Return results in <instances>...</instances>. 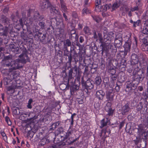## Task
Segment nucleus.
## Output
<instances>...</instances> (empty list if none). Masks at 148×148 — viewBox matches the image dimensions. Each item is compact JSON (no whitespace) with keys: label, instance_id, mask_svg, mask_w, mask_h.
Returning <instances> with one entry per match:
<instances>
[{"label":"nucleus","instance_id":"45","mask_svg":"<svg viewBox=\"0 0 148 148\" xmlns=\"http://www.w3.org/2000/svg\"><path fill=\"white\" fill-rule=\"evenodd\" d=\"M68 61L67 63H69V64L70 67L71 66V62L72 59V57L71 54H70L69 56H68Z\"/></svg>","mask_w":148,"mask_h":148},{"label":"nucleus","instance_id":"32","mask_svg":"<svg viewBox=\"0 0 148 148\" xmlns=\"http://www.w3.org/2000/svg\"><path fill=\"white\" fill-rule=\"evenodd\" d=\"M80 54V53H77L76 52L74 53L73 55V57L75 61H76V59L77 60V58H82V54L81 55Z\"/></svg>","mask_w":148,"mask_h":148},{"label":"nucleus","instance_id":"18","mask_svg":"<svg viewBox=\"0 0 148 148\" xmlns=\"http://www.w3.org/2000/svg\"><path fill=\"white\" fill-rule=\"evenodd\" d=\"M74 132H75L76 131L75 130V129H72L71 128V126H70L67 132L66 133V134L65 135L66 138H67L71 135H73Z\"/></svg>","mask_w":148,"mask_h":148},{"label":"nucleus","instance_id":"58","mask_svg":"<svg viewBox=\"0 0 148 148\" xmlns=\"http://www.w3.org/2000/svg\"><path fill=\"white\" fill-rule=\"evenodd\" d=\"M120 87L119 85H117V86L115 87V89L116 91L117 92H118L120 89Z\"/></svg>","mask_w":148,"mask_h":148},{"label":"nucleus","instance_id":"1","mask_svg":"<svg viewBox=\"0 0 148 148\" xmlns=\"http://www.w3.org/2000/svg\"><path fill=\"white\" fill-rule=\"evenodd\" d=\"M10 19L3 15L0 18V35L6 36L8 32L12 30V25Z\"/></svg>","mask_w":148,"mask_h":148},{"label":"nucleus","instance_id":"59","mask_svg":"<svg viewBox=\"0 0 148 148\" xmlns=\"http://www.w3.org/2000/svg\"><path fill=\"white\" fill-rule=\"evenodd\" d=\"M96 5H98L100 4L101 3V0H96Z\"/></svg>","mask_w":148,"mask_h":148},{"label":"nucleus","instance_id":"49","mask_svg":"<svg viewBox=\"0 0 148 148\" xmlns=\"http://www.w3.org/2000/svg\"><path fill=\"white\" fill-rule=\"evenodd\" d=\"M143 108V106L142 103L140 102V103L138 105L137 107V109L138 111H140L142 108Z\"/></svg>","mask_w":148,"mask_h":148},{"label":"nucleus","instance_id":"63","mask_svg":"<svg viewBox=\"0 0 148 148\" xmlns=\"http://www.w3.org/2000/svg\"><path fill=\"white\" fill-rule=\"evenodd\" d=\"M8 8L6 7L4 8L3 10V12L4 13H6L8 12Z\"/></svg>","mask_w":148,"mask_h":148},{"label":"nucleus","instance_id":"54","mask_svg":"<svg viewBox=\"0 0 148 148\" xmlns=\"http://www.w3.org/2000/svg\"><path fill=\"white\" fill-rule=\"evenodd\" d=\"M112 79L113 80H116V75L115 74L110 75Z\"/></svg>","mask_w":148,"mask_h":148},{"label":"nucleus","instance_id":"5","mask_svg":"<svg viewBox=\"0 0 148 148\" xmlns=\"http://www.w3.org/2000/svg\"><path fill=\"white\" fill-rule=\"evenodd\" d=\"M114 36V34L112 32H110L108 34L104 36V42H107L109 47L111 42V40H113Z\"/></svg>","mask_w":148,"mask_h":148},{"label":"nucleus","instance_id":"15","mask_svg":"<svg viewBox=\"0 0 148 148\" xmlns=\"http://www.w3.org/2000/svg\"><path fill=\"white\" fill-rule=\"evenodd\" d=\"M130 109L128 104H125L122 107L121 112L122 114L125 115L129 112Z\"/></svg>","mask_w":148,"mask_h":148},{"label":"nucleus","instance_id":"31","mask_svg":"<svg viewBox=\"0 0 148 148\" xmlns=\"http://www.w3.org/2000/svg\"><path fill=\"white\" fill-rule=\"evenodd\" d=\"M54 108L53 106H49L46 109V112H47V115H50L52 112V110Z\"/></svg>","mask_w":148,"mask_h":148},{"label":"nucleus","instance_id":"50","mask_svg":"<svg viewBox=\"0 0 148 148\" xmlns=\"http://www.w3.org/2000/svg\"><path fill=\"white\" fill-rule=\"evenodd\" d=\"M5 120L8 125H11V122L8 116H6L5 117Z\"/></svg>","mask_w":148,"mask_h":148},{"label":"nucleus","instance_id":"17","mask_svg":"<svg viewBox=\"0 0 148 148\" xmlns=\"http://www.w3.org/2000/svg\"><path fill=\"white\" fill-rule=\"evenodd\" d=\"M138 133L139 134L143 135L144 134H145V132L144 130V126L142 124H140L138 125Z\"/></svg>","mask_w":148,"mask_h":148},{"label":"nucleus","instance_id":"30","mask_svg":"<svg viewBox=\"0 0 148 148\" xmlns=\"http://www.w3.org/2000/svg\"><path fill=\"white\" fill-rule=\"evenodd\" d=\"M21 36L22 39L25 41H27L28 37V36L26 33H24L23 32H21Z\"/></svg>","mask_w":148,"mask_h":148},{"label":"nucleus","instance_id":"4","mask_svg":"<svg viewBox=\"0 0 148 148\" xmlns=\"http://www.w3.org/2000/svg\"><path fill=\"white\" fill-rule=\"evenodd\" d=\"M114 41L116 47H120L122 46L123 38L121 34L118 33L116 35Z\"/></svg>","mask_w":148,"mask_h":148},{"label":"nucleus","instance_id":"37","mask_svg":"<svg viewBox=\"0 0 148 148\" xmlns=\"http://www.w3.org/2000/svg\"><path fill=\"white\" fill-rule=\"evenodd\" d=\"M91 11L88 9L86 8H84L82 11V13L84 15L85 14H88L90 13Z\"/></svg>","mask_w":148,"mask_h":148},{"label":"nucleus","instance_id":"13","mask_svg":"<svg viewBox=\"0 0 148 148\" xmlns=\"http://www.w3.org/2000/svg\"><path fill=\"white\" fill-rule=\"evenodd\" d=\"M110 121L108 118H106V119H105L102 120L100 122L101 125L100 127L101 128H102L103 127L106 126L108 125H110Z\"/></svg>","mask_w":148,"mask_h":148},{"label":"nucleus","instance_id":"9","mask_svg":"<svg viewBox=\"0 0 148 148\" xmlns=\"http://www.w3.org/2000/svg\"><path fill=\"white\" fill-rule=\"evenodd\" d=\"M14 73L12 75H10V77L8 76V77H4L3 79V83L5 85H8L9 83L12 80L16 78V75H15V73Z\"/></svg>","mask_w":148,"mask_h":148},{"label":"nucleus","instance_id":"26","mask_svg":"<svg viewBox=\"0 0 148 148\" xmlns=\"http://www.w3.org/2000/svg\"><path fill=\"white\" fill-rule=\"evenodd\" d=\"M16 88V86L14 85H12L10 86H7L6 89L8 91H11L13 93L14 92V90Z\"/></svg>","mask_w":148,"mask_h":148},{"label":"nucleus","instance_id":"61","mask_svg":"<svg viewBox=\"0 0 148 148\" xmlns=\"http://www.w3.org/2000/svg\"><path fill=\"white\" fill-rule=\"evenodd\" d=\"M19 24L22 27H23V23L22 18H21L19 20Z\"/></svg>","mask_w":148,"mask_h":148},{"label":"nucleus","instance_id":"55","mask_svg":"<svg viewBox=\"0 0 148 148\" xmlns=\"http://www.w3.org/2000/svg\"><path fill=\"white\" fill-rule=\"evenodd\" d=\"M111 133V131L110 129H106L105 130L104 133L106 134L107 133L109 135Z\"/></svg>","mask_w":148,"mask_h":148},{"label":"nucleus","instance_id":"19","mask_svg":"<svg viewBox=\"0 0 148 148\" xmlns=\"http://www.w3.org/2000/svg\"><path fill=\"white\" fill-rule=\"evenodd\" d=\"M132 42L130 40H128L125 43L123 47L125 50H130Z\"/></svg>","mask_w":148,"mask_h":148},{"label":"nucleus","instance_id":"52","mask_svg":"<svg viewBox=\"0 0 148 148\" xmlns=\"http://www.w3.org/2000/svg\"><path fill=\"white\" fill-rule=\"evenodd\" d=\"M108 111H109L108 114V115L109 116H112L113 115V110H112L111 108H110L109 109Z\"/></svg>","mask_w":148,"mask_h":148},{"label":"nucleus","instance_id":"33","mask_svg":"<svg viewBox=\"0 0 148 148\" xmlns=\"http://www.w3.org/2000/svg\"><path fill=\"white\" fill-rule=\"evenodd\" d=\"M111 6V4H106V5H103L102 7L103 8V9L102 10V12H104L107 11V10L109 9Z\"/></svg>","mask_w":148,"mask_h":148},{"label":"nucleus","instance_id":"36","mask_svg":"<svg viewBox=\"0 0 148 148\" xmlns=\"http://www.w3.org/2000/svg\"><path fill=\"white\" fill-rule=\"evenodd\" d=\"M71 35L70 36V38L72 39V38L75 36L76 38L77 34H76V31L75 30L72 29L70 32Z\"/></svg>","mask_w":148,"mask_h":148},{"label":"nucleus","instance_id":"62","mask_svg":"<svg viewBox=\"0 0 148 148\" xmlns=\"http://www.w3.org/2000/svg\"><path fill=\"white\" fill-rule=\"evenodd\" d=\"M84 41V37L82 36H80L79 38V42L82 43Z\"/></svg>","mask_w":148,"mask_h":148},{"label":"nucleus","instance_id":"44","mask_svg":"<svg viewBox=\"0 0 148 148\" xmlns=\"http://www.w3.org/2000/svg\"><path fill=\"white\" fill-rule=\"evenodd\" d=\"M39 25L40 27V28L43 29L45 28V23L43 22H41L39 23Z\"/></svg>","mask_w":148,"mask_h":148},{"label":"nucleus","instance_id":"56","mask_svg":"<svg viewBox=\"0 0 148 148\" xmlns=\"http://www.w3.org/2000/svg\"><path fill=\"white\" fill-rule=\"evenodd\" d=\"M124 121H122L120 123L119 125V129L120 130L122 128L123 126L124 125Z\"/></svg>","mask_w":148,"mask_h":148},{"label":"nucleus","instance_id":"2","mask_svg":"<svg viewBox=\"0 0 148 148\" xmlns=\"http://www.w3.org/2000/svg\"><path fill=\"white\" fill-rule=\"evenodd\" d=\"M145 72L143 70H139L138 71L134 70L132 73V79L133 82L136 81V84L138 85L140 81L143 80L145 78Z\"/></svg>","mask_w":148,"mask_h":148},{"label":"nucleus","instance_id":"22","mask_svg":"<svg viewBox=\"0 0 148 148\" xmlns=\"http://www.w3.org/2000/svg\"><path fill=\"white\" fill-rule=\"evenodd\" d=\"M20 62H21V61H16V60L14 63L15 66L14 67H12V68H13V71L14 72H16V71H15V70L16 69L21 68L22 67V66L20 64Z\"/></svg>","mask_w":148,"mask_h":148},{"label":"nucleus","instance_id":"12","mask_svg":"<svg viewBox=\"0 0 148 148\" xmlns=\"http://www.w3.org/2000/svg\"><path fill=\"white\" fill-rule=\"evenodd\" d=\"M70 139L71 138H69L66 141L62 143L60 145L61 146H67L68 145H70L76 141L77 139H76L71 138V140H70Z\"/></svg>","mask_w":148,"mask_h":148},{"label":"nucleus","instance_id":"7","mask_svg":"<svg viewBox=\"0 0 148 148\" xmlns=\"http://www.w3.org/2000/svg\"><path fill=\"white\" fill-rule=\"evenodd\" d=\"M114 95H115L112 89H110L106 92V98L107 101L110 102L114 101Z\"/></svg>","mask_w":148,"mask_h":148},{"label":"nucleus","instance_id":"16","mask_svg":"<svg viewBox=\"0 0 148 148\" xmlns=\"http://www.w3.org/2000/svg\"><path fill=\"white\" fill-rule=\"evenodd\" d=\"M61 10L62 12H64L67 11V9L64 0H60Z\"/></svg>","mask_w":148,"mask_h":148},{"label":"nucleus","instance_id":"6","mask_svg":"<svg viewBox=\"0 0 148 148\" xmlns=\"http://www.w3.org/2000/svg\"><path fill=\"white\" fill-rule=\"evenodd\" d=\"M99 36V39L100 42L102 44L101 46L102 47V50L103 51H107L108 50L109 47L107 44V42H104V40L103 41V38L101 34L99 33L98 34Z\"/></svg>","mask_w":148,"mask_h":148},{"label":"nucleus","instance_id":"41","mask_svg":"<svg viewBox=\"0 0 148 148\" xmlns=\"http://www.w3.org/2000/svg\"><path fill=\"white\" fill-rule=\"evenodd\" d=\"M59 87L61 90H63L66 88L67 85L64 84H62L60 85Z\"/></svg>","mask_w":148,"mask_h":148},{"label":"nucleus","instance_id":"51","mask_svg":"<svg viewBox=\"0 0 148 148\" xmlns=\"http://www.w3.org/2000/svg\"><path fill=\"white\" fill-rule=\"evenodd\" d=\"M12 56L11 55H8V56H5L4 58V60H11L12 59Z\"/></svg>","mask_w":148,"mask_h":148},{"label":"nucleus","instance_id":"23","mask_svg":"<svg viewBox=\"0 0 148 148\" xmlns=\"http://www.w3.org/2000/svg\"><path fill=\"white\" fill-rule=\"evenodd\" d=\"M71 42L69 39H66L64 42V48L66 50L67 49L68 47L71 46Z\"/></svg>","mask_w":148,"mask_h":148},{"label":"nucleus","instance_id":"11","mask_svg":"<svg viewBox=\"0 0 148 148\" xmlns=\"http://www.w3.org/2000/svg\"><path fill=\"white\" fill-rule=\"evenodd\" d=\"M93 83V82L90 79H88L84 84L87 90H91L94 87Z\"/></svg>","mask_w":148,"mask_h":148},{"label":"nucleus","instance_id":"34","mask_svg":"<svg viewBox=\"0 0 148 148\" xmlns=\"http://www.w3.org/2000/svg\"><path fill=\"white\" fill-rule=\"evenodd\" d=\"M138 56L134 53H132L131 56V59L133 62H137L138 60Z\"/></svg>","mask_w":148,"mask_h":148},{"label":"nucleus","instance_id":"39","mask_svg":"<svg viewBox=\"0 0 148 148\" xmlns=\"http://www.w3.org/2000/svg\"><path fill=\"white\" fill-rule=\"evenodd\" d=\"M40 15L38 13H36L33 17V19L34 20L36 21L39 19Z\"/></svg>","mask_w":148,"mask_h":148},{"label":"nucleus","instance_id":"60","mask_svg":"<svg viewBox=\"0 0 148 148\" xmlns=\"http://www.w3.org/2000/svg\"><path fill=\"white\" fill-rule=\"evenodd\" d=\"M132 67L131 66V67H130L129 68L127 69V71L130 73L132 72Z\"/></svg>","mask_w":148,"mask_h":148},{"label":"nucleus","instance_id":"27","mask_svg":"<svg viewBox=\"0 0 148 148\" xmlns=\"http://www.w3.org/2000/svg\"><path fill=\"white\" fill-rule=\"evenodd\" d=\"M50 8V9L51 12V13L53 12L55 14L58 15L60 14V12L58 10H57L55 8L53 7L52 5L51 6Z\"/></svg>","mask_w":148,"mask_h":148},{"label":"nucleus","instance_id":"3","mask_svg":"<svg viewBox=\"0 0 148 148\" xmlns=\"http://www.w3.org/2000/svg\"><path fill=\"white\" fill-rule=\"evenodd\" d=\"M134 82L128 81L125 84L126 89L128 91L133 92L137 88V84L133 83Z\"/></svg>","mask_w":148,"mask_h":148},{"label":"nucleus","instance_id":"29","mask_svg":"<svg viewBox=\"0 0 148 148\" xmlns=\"http://www.w3.org/2000/svg\"><path fill=\"white\" fill-rule=\"evenodd\" d=\"M95 83L97 85H100L101 82V77L99 76L96 77L95 78Z\"/></svg>","mask_w":148,"mask_h":148},{"label":"nucleus","instance_id":"24","mask_svg":"<svg viewBox=\"0 0 148 148\" xmlns=\"http://www.w3.org/2000/svg\"><path fill=\"white\" fill-rule=\"evenodd\" d=\"M73 73V71L72 70V69H70L69 70V72L68 74V77L69 78L68 79H66V78H65L64 80H66L67 81H66V84H69V82L71 80L73 79V76H72V74Z\"/></svg>","mask_w":148,"mask_h":148},{"label":"nucleus","instance_id":"35","mask_svg":"<svg viewBox=\"0 0 148 148\" xmlns=\"http://www.w3.org/2000/svg\"><path fill=\"white\" fill-rule=\"evenodd\" d=\"M60 123V122L58 121L53 123L51 126V128L53 130L55 129L59 125Z\"/></svg>","mask_w":148,"mask_h":148},{"label":"nucleus","instance_id":"14","mask_svg":"<svg viewBox=\"0 0 148 148\" xmlns=\"http://www.w3.org/2000/svg\"><path fill=\"white\" fill-rule=\"evenodd\" d=\"M105 95V92L102 90L97 91L96 94V97L99 100H102Z\"/></svg>","mask_w":148,"mask_h":148},{"label":"nucleus","instance_id":"28","mask_svg":"<svg viewBox=\"0 0 148 148\" xmlns=\"http://www.w3.org/2000/svg\"><path fill=\"white\" fill-rule=\"evenodd\" d=\"M120 3L119 1H117L114 2L112 5V9L114 10H115L118 8L120 6Z\"/></svg>","mask_w":148,"mask_h":148},{"label":"nucleus","instance_id":"20","mask_svg":"<svg viewBox=\"0 0 148 148\" xmlns=\"http://www.w3.org/2000/svg\"><path fill=\"white\" fill-rule=\"evenodd\" d=\"M144 26L142 33L148 35V20H146L144 23Z\"/></svg>","mask_w":148,"mask_h":148},{"label":"nucleus","instance_id":"47","mask_svg":"<svg viewBox=\"0 0 148 148\" xmlns=\"http://www.w3.org/2000/svg\"><path fill=\"white\" fill-rule=\"evenodd\" d=\"M3 137V139L5 141L7 140V137L4 132L1 134Z\"/></svg>","mask_w":148,"mask_h":148},{"label":"nucleus","instance_id":"43","mask_svg":"<svg viewBox=\"0 0 148 148\" xmlns=\"http://www.w3.org/2000/svg\"><path fill=\"white\" fill-rule=\"evenodd\" d=\"M108 71L111 75L115 74L116 72V70L114 68H112V69H109Z\"/></svg>","mask_w":148,"mask_h":148},{"label":"nucleus","instance_id":"40","mask_svg":"<svg viewBox=\"0 0 148 148\" xmlns=\"http://www.w3.org/2000/svg\"><path fill=\"white\" fill-rule=\"evenodd\" d=\"M139 5V3H136V6H135L133 8H131V10L132 12H134L135 11H137L138 10V5Z\"/></svg>","mask_w":148,"mask_h":148},{"label":"nucleus","instance_id":"21","mask_svg":"<svg viewBox=\"0 0 148 148\" xmlns=\"http://www.w3.org/2000/svg\"><path fill=\"white\" fill-rule=\"evenodd\" d=\"M130 23L133 25V27L135 28L137 26H139L141 24V21L140 20H138L136 21H134L132 20H130Z\"/></svg>","mask_w":148,"mask_h":148},{"label":"nucleus","instance_id":"38","mask_svg":"<svg viewBox=\"0 0 148 148\" xmlns=\"http://www.w3.org/2000/svg\"><path fill=\"white\" fill-rule=\"evenodd\" d=\"M33 102V100L32 99H29L28 101L27 105V107L28 108L31 109L32 108L31 103Z\"/></svg>","mask_w":148,"mask_h":148},{"label":"nucleus","instance_id":"8","mask_svg":"<svg viewBox=\"0 0 148 148\" xmlns=\"http://www.w3.org/2000/svg\"><path fill=\"white\" fill-rule=\"evenodd\" d=\"M1 72L3 74L5 75H8L10 76V75H12L14 73H15V75H16L17 73L16 72H14L13 70V68L12 67L9 69H4L1 70Z\"/></svg>","mask_w":148,"mask_h":148},{"label":"nucleus","instance_id":"57","mask_svg":"<svg viewBox=\"0 0 148 148\" xmlns=\"http://www.w3.org/2000/svg\"><path fill=\"white\" fill-rule=\"evenodd\" d=\"M15 47H16L14 44H12L10 46V47L12 51H13V50L15 49Z\"/></svg>","mask_w":148,"mask_h":148},{"label":"nucleus","instance_id":"42","mask_svg":"<svg viewBox=\"0 0 148 148\" xmlns=\"http://www.w3.org/2000/svg\"><path fill=\"white\" fill-rule=\"evenodd\" d=\"M71 69H72L73 71V70L74 71L75 73H74L73 74L75 75V76H76L77 74L78 70V68L77 66L76 65H75Z\"/></svg>","mask_w":148,"mask_h":148},{"label":"nucleus","instance_id":"53","mask_svg":"<svg viewBox=\"0 0 148 148\" xmlns=\"http://www.w3.org/2000/svg\"><path fill=\"white\" fill-rule=\"evenodd\" d=\"M13 51L14 52L16 53V54L19 53H20L19 52V49L18 47H15V49L13 50Z\"/></svg>","mask_w":148,"mask_h":148},{"label":"nucleus","instance_id":"10","mask_svg":"<svg viewBox=\"0 0 148 148\" xmlns=\"http://www.w3.org/2000/svg\"><path fill=\"white\" fill-rule=\"evenodd\" d=\"M19 57L21 58L16 59V61H21V62L25 64L26 63V60L28 61L29 60V57L25 53H22L19 56Z\"/></svg>","mask_w":148,"mask_h":148},{"label":"nucleus","instance_id":"46","mask_svg":"<svg viewBox=\"0 0 148 148\" xmlns=\"http://www.w3.org/2000/svg\"><path fill=\"white\" fill-rule=\"evenodd\" d=\"M84 31L86 34H88L90 33L89 28L88 27H85L84 29Z\"/></svg>","mask_w":148,"mask_h":148},{"label":"nucleus","instance_id":"64","mask_svg":"<svg viewBox=\"0 0 148 148\" xmlns=\"http://www.w3.org/2000/svg\"><path fill=\"white\" fill-rule=\"evenodd\" d=\"M73 16L75 18H76L77 17V14L75 12H73L72 14Z\"/></svg>","mask_w":148,"mask_h":148},{"label":"nucleus","instance_id":"25","mask_svg":"<svg viewBox=\"0 0 148 148\" xmlns=\"http://www.w3.org/2000/svg\"><path fill=\"white\" fill-rule=\"evenodd\" d=\"M93 19L97 23H99L101 20L102 18L99 16L94 14L91 15Z\"/></svg>","mask_w":148,"mask_h":148},{"label":"nucleus","instance_id":"48","mask_svg":"<svg viewBox=\"0 0 148 148\" xmlns=\"http://www.w3.org/2000/svg\"><path fill=\"white\" fill-rule=\"evenodd\" d=\"M101 6H99V5H96V7L95 8V10L97 12H99L101 11H102L101 10Z\"/></svg>","mask_w":148,"mask_h":148}]
</instances>
